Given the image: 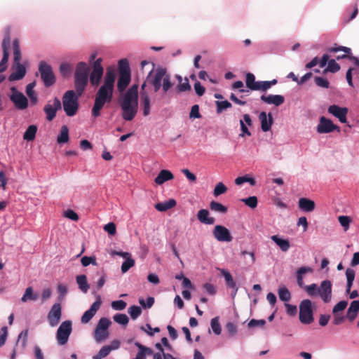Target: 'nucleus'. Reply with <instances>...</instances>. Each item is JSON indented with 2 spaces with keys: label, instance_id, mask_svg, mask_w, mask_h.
Instances as JSON below:
<instances>
[{
  "label": "nucleus",
  "instance_id": "obj_1",
  "mask_svg": "<svg viewBox=\"0 0 359 359\" xmlns=\"http://www.w3.org/2000/svg\"><path fill=\"white\" fill-rule=\"evenodd\" d=\"M146 65L151 66V69L147 75L149 85L153 88L154 93L160 92L162 95H165L173 86L171 76L168 73L166 68L161 66L156 67L153 62L142 61V68H144Z\"/></svg>",
  "mask_w": 359,
  "mask_h": 359
},
{
  "label": "nucleus",
  "instance_id": "obj_2",
  "mask_svg": "<svg viewBox=\"0 0 359 359\" xmlns=\"http://www.w3.org/2000/svg\"><path fill=\"white\" fill-rule=\"evenodd\" d=\"M116 78V72L114 70L108 69L105 74L102 85L97 90L94 104L92 107V116L95 118L100 115V111L105 104L112 101L114 83Z\"/></svg>",
  "mask_w": 359,
  "mask_h": 359
},
{
  "label": "nucleus",
  "instance_id": "obj_3",
  "mask_svg": "<svg viewBox=\"0 0 359 359\" xmlns=\"http://www.w3.org/2000/svg\"><path fill=\"white\" fill-rule=\"evenodd\" d=\"M122 118L125 121H132L136 116L138 109V86L133 85L125 92L120 99Z\"/></svg>",
  "mask_w": 359,
  "mask_h": 359
},
{
  "label": "nucleus",
  "instance_id": "obj_4",
  "mask_svg": "<svg viewBox=\"0 0 359 359\" xmlns=\"http://www.w3.org/2000/svg\"><path fill=\"white\" fill-rule=\"evenodd\" d=\"M89 67L84 62L77 64L75 73V89L79 95H81L88 83Z\"/></svg>",
  "mask_w": 359,
  "mask_h": 359
},
{
  "label": "nucleus",
  "instance_id": "obj_5",
  "mask_svg": "<svg viewBox=\"0 0 359 359\" xmlns=\"http://www.w3.org/2000/svg\"><path fill=\"white\" fill-rule=\"evenodd\" d=\"M79 94L72 90H67L62 97V107L67 116H74L79 110Z\"/></svg>",
  "mask_w": 359,
  "mask_h": 359
},
{
  "label": "nucleus",
  "instance_id": "obj_6",
  "mask_svg": "<svg viewBox=\"0 0 359 359\" xmlns=\"http://www.w3.org/2000/svg\"><path fill=\"white\" fill-rule=\"evenodd\" d=\"M313 306L309 299H304L299 304V320L302 323L309 325L313 321Z\"/></svg>",
  "mask_w": 359,
  "mask_h": 359
},
{
  "label": "nucleus",
  "instance_id": "obj_7",
  "mask_svg": "<svg viewBox=\"0 0 359 359\" xmlns=\"http://www.w3.org/2000/svg\"><path fill=\"white\" fill-rule=\"evenodd\" d=\"M8 97L18 110H25L29 106L28 98L14 86L10 88Z\"/></svg>",
  "mask_w": 359,
  "mask_h": 359
},
{
  "label": "nucleus",
  "instance_id": "obj_8",
  "mask_svg": "<svg viewBox=\"0 0 359 359\" xmlns=\"http://www.w3.org/2000/svg\"><path fill=\"white\" fill-rule=\"evenodd\" d=\"M72 331V323L71 320L63 321L56 332V340L59 345L63 346L68 341Z\"/></svg>",
  "mask_w": 359,
  "mask_h": 359
},
{
  "label": "nucleus",
  "instance_id": "obj_9",
  "mask_svg": "<svg viewBox=\"0 0 359 359\" xmlns=\"http://www.w3.org/2000/svg\"><path fill=\"white\" fill-rule=\"evenodd\" d=\"M39 72L41 78L46 87L52 86L55 82V77L52 67L45 61H41L39 65Z\"/></svg>",
  "mask_w": 359,
  "mask_h": 359
},
{
  "label": "nucleus",
  "instance_id": "obj_10",
  "mask_svg": "<svg viewBox=\"0 0 359 359\" xmlns=\"http://www.w3.org/2000/svg\"><path fill=\"white\" fill-rule=\"evenodd\" d=\"M246 86L251 90L266 91L271 88L268 81H255V76L252 73H247L245 76Z\"/></svg>",
  "mask_w": 359,
  "mask_h": 359
},
{
  "label": "nucleus",
  "instance_id": "obj_11",
  "mask_svg": "<svg viewBox=\"0 0 359 359\" xmlns=\"http://www.w3.org/2000/svg\"><path fill=\"white\" fill-rule=\"evenodd\" d=\"M62 107L60 100L57 97H55L53 100L48 101L43 107L46 114V118L48 121H53L56 116L57 111Z\"/></svg>",
  "mask_w": 359,
  "mask_h": 359
},
{
  "label": "nucleus",
  "instance_id": "obj_12",
  "mask_svg": "<svg viewBox=\"0 0 359 359\" xmlns=\"http://www.w3.org/2000/svg\"><path fill=\"white\" fill-rule=\"evenodd\" d=\"M337 130L338 132L340 131V128L339 126L335 125L332 121L325 117L321 116L319 118V123L316 127V131L319 134H325L330 133L333 131Z\"/></svg>",
  "mask_w": 359,
  "mask_h": 359
},
{
  "label": "nucleus",
  "instance_id": "obj_13",
  "mask_svg": "<svg viewBox=\"0 0 359 359\" xmlns=\"http://www.w3.org/2000/svg\"><path fill=\"white\" fill-rule=\"evenodd\" d=\"M62 318V306L60 303L54 304L47 315L48 324L51 327H56Z\"/></svg>",
  "mask_w": 359,
  "mask_h": 359
},
{
  "label": "nucleus",
  "instance_id": "obj_14",
  "mask_svg": "<svg viewBox=\"0 0 359 359\" xmlns=\"http://www.w3.org/2000/svg\"><path fill=\"white\" fill-rule=\"evenodd\" d=\"M102 62V58H98L93 62V71L90 74V81L93 86H97L103 76L104 69Z\"/></svg>",
  "mask_w": 359,
  "mask_h": 359
},
{
  "label": "nucleus",
  "instance_id": "obj_15",
  "mask_svg": "<svg viewBox=\"0 0 359 359\" xmlns=\"http://www.w3.org/2000/svg\"><path fill=\"white\" fill-rule=\"evenodd\" d=\"M215 239L219 242H231L232 236L229 230L222 225H216L212 231Z\"/></svg>",
  "mask_w": 359,
  "mask_h": 359
},
{
  "label": "nucleus",
  "instance_id": "obj_16",
  "mask_svg": "<svg viewBox=\"0 0 359 359\" xmlns=\"http://www.w3.org/2000/svg\"><path fill=\"white\" fill-rule=\"evenodd\" d=\"M327 111L329 114L338 118L341 123H347L346 116L348 114V109L346 107H341L336 104H332L328 107Z\"/></svg>",
  "mask_w": 359,
  "mask_h": 359
},
{
  "label": "nucleus",
  "instance_id": "obj_17",
  "mask_svg": "<svg viewBox=\"0 0 359 359\" xmlns=\"http://www.w3.org/2000/svg\"><path fill=\"white\" fill-rule=\"evenodd\" d=\"M318 295L324 302H330L332 299V283L330 280H325L321 282L318 287Z\"/></svg>",
  "mask_w": 359,
  "mask_h": 359
},
{
  "label": "nucleus",
  "instance_id": "obj_18",
  "mask_svg": "<svg viewBox=\"0 0 359 359\" xmlns=\"http://www.w3.org/2000/svg\"><path fill=\"white\" fill-rule=\"evenodd\" d=\"M11 39L8 35L6 36L2 42L3 57L0 62V73L4 72L8 67V61L9 57V48Z\"/></svg>",
  "mask_w": 359,
  "mask_h": 359
},
{
  "label": "nucleus",
  "instance_id": "obj_19",
  "mask_svg": "<svg viewBox=\"0 0 359 359\" xmlns=\"http://www.w3.org/2000/svg\"><path fill=\"white\" fill-rule=\"evenodd\" d=\"M102 302L100 297H98L95 302L93 303L90 309L87 310L81 316V321L83 324L88 323L95 315L101 306Z\"/></svg>",
  "mask_w": 359,
  "mask_h": 359
},
{
  "label": "nucleus",
  "instance_id": "obj_20",
  "mask_svg": "<svg viewBox=\"0 0 359 359\" xmlns=\"http://www.w3.org/2000/svg\"><path fill=\"white\" fill-rule=\"evenodd\" d=\"M26 67L22 63H13V72L8 77L9 81H18L24 78L26 74Z\"/></svg>",
  "mask_w": 359,
  "mask_h": 359
},
{
  "label": "nucleus",
  "instance_id": "obj_21",
  "mask_svg": "<svg viewBox=\"0 0 359 359\" xmlns=\"http://www.w3.org/2000/svg\"><path fill=\"white\" fill-rule=\"evenodd\" d=\"M239 123L241 130V133L239 134V137H244L245 136H251L252 134L248 128V126H251L252 125L250 116L247 114H244L243 116V118L240 120Z\"/></svg>",
  "mask_w": 359,
  "mask_h": 359
},
{
  "label": "nucleus",
  "instance_id": "obj_22",
  "mask_svg": "<svg viewBox=\"0 0 359 359\" xmlns=\"http://www.w3.org/2000/svg\"><path fill=\"white\" fill-rule=\"evenodd\" d=\"M260 98L264 103L276 107L283 104L285 102V97L281 95H262Z\"/></svg>",
  "mask_w": 359,
  "mask_h": 359
},
{
  "label": "nucleus",
  "instance_id": "obj_23",
  "mask_svg": "<svg viewBox=\"0 0 359 359\" xmlns=\"http://www.w3.org/2000/svg\"><path fill=\"white\" fill-rule=\"evenodd\" d=\"M130 82V74L129 71L121 70L118 79L117 88L119 92H123Z\"/></svg>",
  "mask_w": 359,
  "mask_h": 359
},
{
  "label": "nucleus",
  "instance_id": "obj_24",
  "mask_svg": "<svg viewBox=\"0 0 359 359\" xmlns=\"http://www.w3.org/2000/svg\"><path fill=\"white\" fill-rule=\"evenodd\" d=\"M259 119L261 122V128L262 131H269L273 124V118L271 114L269 113L267 114L266 112L262 111L259 114Z\"/></svg>",
  "mask_w": 359,
  "mask_h": 359
},
{
  "label": "nucleus",
  "instance_id": "obj_25",
  "mask_svg": "<svg viewBox=\"0 0 359 359\" xmlns=\"http://www.w3.org/2000/svg\"><path fill=\"white\" fill-rule=\"evenodd\" d=\"M173 178L174 175L170 170H161L154 179V182L157 185H162L165 182L172 180Z\"/></svg>",
  "mask_w": 359,
  "mask_h": 359
},
{
  "label": "nucleus",
  "instance_id": "obj_26",
  "mask_svg": "<svg viewBox=\"0 0 359 359\" xmlns=\"http://www.w3.org/2000/svg\"><path fill=\"white\" fill-rule=\"evenodd\" d=\"M140 105L142 107L143 115L147 116L150 114L151 100L148 93L140 94Z\"/></svg>",
  "mask_w": 359,
  "mask_h": 359
},
{
  "label": "nucleus",
  "instance_id": "obj_27",
  "mask_svg": "<svg viewBox=\"0 0 359 359\" xmlns=\"http://www.w3.org/2000/svg\"><path fill=\"white\" fill-rule=\"evenodd\" d=\"M36 86V81H33L32 83H29L26 86L25 93L30 100V102L32 105H35L38 103L39 99L38 95L36 91L34 90V88Z\"/></svg>",
  "mask_w": 359,
  "mask_h": 359
},
{
  "label": "nucleus",
  "instance_id": "obj_28",
  "mask_svg": "<svg viewBox=\"0 0 359 359\" xmlns=\"http://www.w3.org/2000/svg\"><path fill=\"white\" fill-rule=\"evenodd\" d=\"M271 239L276 244L277 246L283 251L287 252L290 248V243L287 239L283 238L278 235L271 236Z\"/></svg>",
  "mask_w": 359,
  "mask_h": 359
},
{
  "label": "nucleus",
  "instance_id": "obj_29",
  "mask_svg": "<svg viewBox=\"0 0 359 359\" xmlns=\"http://www.w3.org/2000/svg\"><path fill=\"white\" fill-rule=\"evenodd\" d=\"M198 219L203 224L211 225L215 222V218L210 217L209 211L206 209H201L197 213Z\"/></svg>",
  "mask_w": 359,
  "mask_h": 359
},
{
  "label": "nucleus",
  "instance_id": "obj_30",
  "mask_svg": "<svg viewBox=\"0 0 359 359\" xmlns=\"http://www.w3.org/2000/svg\"><path fill=\"white\" fill-rule=\"evenodd\" d=\"M299 208L304 212H312L316 207L313 201L306 198H301L298 201Z\"/></svg>",
  "mask_w": 359,
  "mask_h": 359
},
{
  "label": "nucleus",
  "instance_id": "obj_31",
  "mask_svg": "<svg viewBox=\"0 0 359 359\" xmlns=\"http://www.w3.org/2000/svg\"><path fill=\"white\" fill-rule=\"evenodd\" d=\"M135 345L138 348V352L133 359H147V355H150L153 353L151 348L142 345L138 341H136Z\"/></svg>",
  "mask_w": 359,
  "mask_h": 359
},
{
  "label": "nucleus",
  "instance_id": "obj_32",
  "mask_svg": "<svg viewBox=\"0 0 359 359\" xmlns=\"http://www.w3.org/2000/svg\"><path fill=\"white\" fill-rule=\"evenodd\" d=\"M176 201L173 198H170L168 201H165L161 203H158L155 205V208L160 212H165L176 205Z\"/></svg>",
  "mask_w": 359,
  "mask_h": 359
},
{
  "label": "nucleus",
  "instance_id": "obj_33",
  "mask_svg": "<svg viewBox=\"0 0 359 359\" xmlns=\"http://www.w3.org/2000/svg\"><path fill=\"white\" fill-rule=\"evenodd\" d=\"M359 311V300L353 301L348 309L346 317L351 320H353Z\"/></svg>",
  "mask_w": 359,
  "mask_h": 359
},
{
  "label": "nucleus",
  "instance_id": "obj_34",
  "mask_svg": "<svg viewBox=\"0 0 359 359\" xmlns=\"http://www.w3.org/2000/svg\"><path fill=\"white\" fill-rule=\"evenodd\" d=\"M219 271H220L221 273L222 274V276H224L226 284L235 290L234 294H233V296H234L236 294V293L237 292L238 287H236V283L233 280L231 274L226 269H219Z\"/></svg>",
  "mask_w": 359,
  "mask_h": 359
},
{
  "label": "nucleus",
  "instance_id": "obj_35",
  "mask_svg": "<svg viewBox=\"0 0 359 359\" xmlns=\"http://www.w3.org/2000/svg\"><path fill=\"white\" fill-rule=\"evenodd\" d=\"M76 283L79 288L83 292L86 293L89 290L90 285L88 283L86 275H79L76 277Z\"/></svg>",
  "mask_w": 359,
  "mask_h": 359
},
{
  "label": "nucleus",
  "instance_id": "obj_36",
  "mask_svg": "<svg viewBox=\"0 0 359 359\" xmlns=\"http://www.w3.org/2000/svg\"><path fill=\"white\" fill-rule=\"evenodd\" d=\"M278 294L279 299L284 302H288L291 299V293L285 285L278 287Z\"/></svg>",
  "mask_w": 359,
  "mask_h": 359
},
{
  "label": "nucleus",
  "instance_id": "obj_37",
  "mask_svg": "<svg viewBox=\"0 0 359 359\" xmlns=\"http://www.w3.org/2000/svg\"><path fill=\"white\" fill-rule=\"evenodd\" d=\"M37 126L36 125H30L25 130L23 135V139L26 141H32L36 137L37 132Z\"/></svg>",
  "mask_w": 359,
  "mask_h": 359
},
{
  "label": "nucleus",
  "instance_id": "obj_38",
  "mask_svg": "<svg viewBox=\"0 0 359 359\" xmlns=\"http://www.w3.org/2000/svg\"><path fill=\"white\" fill-rule=\"evenodd\" d=\"M355 271L353 269H351V268L346 269V280H347L346 290V292H350L351 289L353 285V283L355 279Z\"/></svg>",
  "mask_w": 359,
  "mask_h": 359
},
{
  "label": "nucleus",
  "instance_id": "obj_39",
  "mask_svg": "<svg viewBox=\"0 0 359 359\" xmlns=\"http://www.w3.org/2000/svg\"><path fill=\"white\" fill-rule=\"evenodd\" d=\"M69 141V129L67 126L61 127L59 135L57 137V142L59 144L67 143Z\"/></svg>",
  "mask_w": 359,
  "mask_h": 359
},
{
  "label": "nucleus",
  "instance_id": "obj_40",
  "mask_svg": "<svg viewBox=\"0 0 359 359\" xmlns=\"http://www.w3.org/2000/svg\"><path fill=\"white\" fill-rule=\"evenodd\" d=\"M13 63H20L21 53L20 45L18 39H15L13 42Z\"/></svg>",
  "mask_w": 359,
  "mask_h": 359
},
{
  "label": "nucleus",
  "instance_id": "obj_41",
  "mask_svg": "<svg viewBox=\"0 0 359 359\" xmlns=\"http://www.w3.org/2000/svg\"><path fill=\"white\" fill-rule=\"evenodd\" d=\"M338 221L340 225L342 226L343 230L346 232L350 228V224L352 222V219L349 216L340 215L338 217Z\"/></svg>",
  "mask_w": 359,
  "mask_h": 359
},
{
  "label": "nucleus",
  "instance_id": "obj_42",
  "mask_svg": "<svg viewBox=\"0 0 359 359\" xmlns=\"http://www.w3.org/2000/svg\"><path fill=\"white\" fill-rule=\"evenodd\" d=\"M37 298L38 296L36 294H34L33 292V288L32 287H28L27 288H26L25 292L21 298V301L22 302H26L28 300L35 301L37 299Z\"/></svg>",
  "mask_w": 359,
  "mask_h": 359
},
{
  "label": "nucleus",
  "instance_id": "obj_43",
  "mask_svg": "<svg viewBox=\"0 0 359 359\" xmlns=\"http://www.w3.org/2000/svg\"><path fill=\"white\" fill-rule=\"evenodd\" d=\"M125 261L121 265V271L123 273H126L130 268L135 265V260L130 256L125 258Z\"/></svg>",
  "mask_w": 359,
  "mask_h": 359
},
{
  "label": "nucleus",
  "instance_id": "obj_44",
  "mask_svg": "<svg viewBox=\"0 0 359 359\" xmlns=\"http://www.w3.org/2000/svg\"><path fill=\"white\" fill-rule=\"evenodd\" d=\"M210 326L213 332L216 335H219L222 332V327L219 322V318L215 317L210 321Z\"/></svg>",
  "mask_w": 359,
  "mask_h": 359
},
{
  "label": "nucleus",
  "instance_id": "obj_45",
  "mask_svg": "<svg viewBox=\"0 0 359 359\" xmlns=\"http://www.w3.org/2000/svg\"><path fill=\"white\" fill-rule=\"evenodd\" d=\"M108 337L107 330H102L99 328L95 330V339L97 342H101L107 339Z\"/></svg>",
  "mask_w": 359,
  "mask_h": 359
},
{
  "label": "nucleus",
  "instance_id": "obj_46",
  "mask_svg": "<svg viewBox=\"0 0 359 359\" xmlns=\"http://www.w3.org/2000/svg\"><path fill=\"white\" fill-rule=\"evenodd\" d=\"M210 208L212 210L220 213H226L227 211L226 207L223 205L222 203L215 201H212L210 203Z\"/></svg>",
  "mask_w": 359,
  "mask_h": 359
},
{
  "label": "nucleus",
  "instance_id": "obj_47",
  "mask_svg": "<svg viewBox=\"0 0 359 359\" xmlns=\"http://www.w3.org/2000/svg\"><path fill=\"white\" fill-rule=\"evenodd\" d=\"M340 69L339 65L334 60H330L328 65L325 69L324 72L335 73Z\"/></svg>",
  "mask_w": 359,
  "mask_h": 359
},
{
  "label": "nucleus",
  "instance_id": "obj_48",
  "mask_svg": "<svg viewBox=\"0 0 359 359\" xmlns=\"http://www.w3.org/2000/svg\"><path fill=\"white\" fill-rule=\"evenodd\" d=\"M114 320L118 324L126 325L128 323L129 319L127 315L124 313H117L114 316Z\"/></svg>",
  "mask_w": 359,
  "mask_h": 359
},
{
  "label": "nucleus",
  "instance_id": "obj_49",
  "mask_svg": "<svg viewBox=\"0 0 359 359\" xmlns=\"http://www.w3.org/2000/svg\"><path fill=\"white\" fill-rule=\"evenodd\" d=\"M227 191V187L222 182H218L213 190V194L215 197L224 194Z\"/></svg>",
  "mask_w": 359,
  "mask_h": 359
},
{
  "label": "nucleus",
  "instance_id": "obj_50",
  "mask_svg": "<svg viewBox=\"0 0 359 359\" xmlns=\"http://www.w3.org/2000/svg\"><path fill=\"white\" fill-rule=\"evenodd\" d=\"M81 262L82 266L85 267L89 266L90 264H93V266H97L95 257L94 256H84L81 258Z\"/></svg>",
  "mask_w": 359,
  "mask_h": 359
},
{
  "label": "nucleus",
  "instance_id": "obj_51",
  "mask_svg": "<svg viewBox=\"0 0 359 359\" xmlns=\"http://www.w3.org/2000/svg\"><path fill=\"white\" fill-rule=\"evenodd\" d=\"M318 287L315 283L306 285L304 287L305 291L309 296H316L318 294Z\"/></svg>",
  "mask_w": 359,
  "mask_h": 359
},
{
  "label": "nucleus",
  "instance_id": "obj_52",
  "mask_svg": "<svg viewBox=\"0 0 359 359\" xmlns=\"http://www.w3.org/2000/svg\"><path fill=\"white\" fill-rule=\"evenodd\" d=\"M241 201L250 208H255L257 205V198L255 196L243 198Z\"/></svg>",
  "mask_w": 359,
  "mask_h": 359
},
{
  "label": "nucleus",
  "instance_id": "obj_53",
  "mask_svg": "<svg viewBox=\"0 0 359 359\" xmlns=\"http://www.w3.org/2000/svg\"><path fill=\"white\" fill-rule=\"evenodd\" d=\"M128 313L132 319L135 320L142 313V309L140 306H132L128 309Z\"/></svg>",
  "mask_w": 359,
  "mask_h": 359
},
{
  "label": "nucleus",
  "instance_id": "obj_54",
  "mask_svg": "<svg viewBox=\"0 0 359 359\" xmlns=\"http://www.w3.org/2000/svg\"><path fill=\"white\" fill-rule=\"evenodd\" d=\"M110 353V349L107 346H104L99 351L98 353L93 357V359H102Z\"/></svg>",
  "mask_w": 359,
  "mask_h": 359
},
{
  "label": "nucleus",
  "instance_id": "obj_55",
  "mask_svg": "<svg viewBox=\"0 0 359 359\" xmlns=\"http://www.w3.org/2000/svg\"><path fill=\"white\" fill-rule=\"evenodd\" d=\"M216 104H217V113H218V114L221 113L224 109L231 107V104L227 100L217 101Z\"/></svg>",
  "mask_w": 359,
  "mask_h": 359
},
{
  "label": "nucleus",
  "instance_id": "obj_56",
  "mask_svg": "<svg viewBox=\"0 0 359 359\" xmlns=\"http://www.w3.org/2000/svg\"><path fill=\"white\" fill-rule=\"evenodd\" d=\"M348 305L347 301L342 300L338 302L333 308L332 313L334 314L338 313L339 311H344Z\"/></svg>",
  "mask_w": 359,
  "mask_h": 359
},
{
  "label": "nucleus",
  "instance_id": "obj_57",
  "mask_svg": "<svg viewBox=\"0 0 359 359\" xmlns=\"http://www.w3.org/2000/svg\"><path fill=\"white\" fill-rule=\"evenodd\" d=\"M126 303L123 300H116L111 302V307L116 311H122L126 309Z\"/></svg>",
  "mask_w": 359,
  "mask_h": 359
},
{
  "label": "nucleus",
  "instance_id": "obj_58",
  "mask_svg": "<svg viewBox=\"0 0 359 359\" xmlns=\"http://www.w3.org/2000/svg\"><path fill=\"white\" fill-rule=\"evenodd\" d=\"M57 291L59 294V300L62 301L67 293V287L63 284H59L57 287Z\"/></svg>",
  "mask_w": 359,
  "mask_h": 359
},
{
  "label": "nucleus",
  "instance_id": "obj_59",
  "mask_svg": "<svg viewBox=\"0 0 359 359\" xmlns=\"http://www.w3.org/2000/svg\"><path fill=\"white\" fill-rule=\"evenodd\" d=\"M72 71V67L68 63H62L60 66V72L63 76H68Z\"/></svg>",
  "mask_w": 359,
  "mask_h": 359
},
{
  "label": "nucleus",
  "instance_id": "obj_60",
  "mask_svg": "<svg viewBox=\"0 0 359 359\" xmlns=\"http://www.w3.org/2000/svg\"><path fill=\"white\" fill-rule=\"evenodd\" d=\"M139 303L144 308H151L154 303V299L151 297H149L146 300H144L143 298H141L139 299Z\"/></svg>",
  "mask_w": 359,
  "mask_h": 359
},
{
  "label": "nucleus",
  "instance_id": "obj_61",
  "mask_svg": "<svg viewBox=\"0 0 359 359\" xmlns=\"http://www.w3.org/2000/svg\"><path fill=\"white\" fill-rule=\"evenodd\" d=\"M109 325H110V321L107 318H102L99 320L96 327L99 328L100 330H107Z\"/></svg>",
  "mask_w": 359,
  "mask_h": 359
},
{
  "label": "nucleus",
  "instance_id": "obj_62",
  "mask_svg": "<svg viewBox=\"0 0 359 359\" xmlns=\"http://www.w3.org/2000/svg\"><path fill=\"white\" fill-rule=\"evenodd\" d=\"M226 329L230 337L234 336L238 331L237 326L231 322H228L226 324Z\"/></svg>",
  "mask_w": 359,
  "mask_h": 359
},
{
  "label": "nucleus",
  "instance_id": "obj_63",
  "mask_svg": "<svg viewBox=\"0 0 359 359\" xmlns=\"http://www.w3.org/2000/svg\"><path fill=\"white\" fill-rule=\"evenodd\" d=\"M316 84L322 88H329V82L326 79L323 77L317 76L315 78Z\"/></svg>",
  "mask_w": 359,
  "mask_h": 359
},
{
  "label": "nucleus",
  "instance_id": "obj_64",
  "mask_svg": "<svg viewBox=\"0 0 359 359\" xmlns=\"http://www.w3.org/2000/svg\"><path fill=\"white\" fill-rule=\"evenodd\" d=\"M63 215L65 217L68 218L72 221H77L79 219L78 215L72 210H67L64 212Z\"/></svg>",
  "mask_w": 359,
  "mask_h": 359
}]
</instances>
